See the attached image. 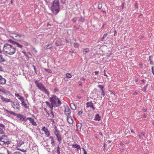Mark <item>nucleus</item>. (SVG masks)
Returning <instances> with one entry per match:
<instances>
[{"instance_id": "f257e3e1", "label": "nucleus", "mask_w": 154, "mask_h": 154, "mask_svg": "<svg viewBox=\"0 0 154 154\" xmlns=\"http://www.w3.org/2000/svg\"><path fill=\"white\" fill-rule=\"evenodd\" d=\"M3 51L5 53L10 55L14 54L16 52V48L13 45L6 43L4 45Z\"/></svg>"}, {"instance_id": "f03ea898", "label": "nucleus", "mask_w": 154, "mask_h": 154, "mask_svg": "<svg viewBox=\"0 0 154 154\" xmlns=\"http://www.w3.org/2000/svg\"><path fill=\"white\" fill-rule=\"evenodd\" d=\"M50 101L54 107L59 106L62 103L59 98L55 95H52L49 98Z\"/></svg>"}, {"instance_id": "7ed1b4c3", "label": "nucleus", "mask_w": 154, "mask_h": 154, "mask_svg": "<svg viewBox=\"0 0 154 154\" xmlns=\"http://www.w3.org/2000/svg\"><path fill=\"white\" fill-rule=\"evenodd\" d=\"M52 12L55 14H57L60 10V4L58 0H54L51 7Z\"/></svg>"}, {"instance_id": "20e7f679", "label": "nucleus", "mask_w": 154, "mask_h": 154, "mask_svg": "<svg viewBox=\"0 0 154 154\" xmlns=\"http://www.w3.org/2000/svg\"><path fill=\"white\" fill-rule=\"evenodd\" d=\"M35 83L36 84V86L39 90L48 95H49V94L48 91L42 83H38L37 80L35 81Z\"/></svg>"}, {"instance_id": "39448f33", "label": "nucleus", "mask_w": 154, "mask_h": 154, "mask_svg": "<svg viewBox=\"0 0 154 154\" xmlns=\"http://www.w3.org/2000/svg\"><path fill=\"white\" fill-rule=\"evenodd\" d=\"M12 107L16 111L18 112L20 110V106L18 102L15 101L13 102Z\"/></svg>"}, {"instance_id": "423d86ee", "label": "nucleus", "mask_w": 154, "mask_h": 154, "mask_svg": "<svg viewBox=\"0 0 154 154\" xmlns=\"http://www.w3.org/2000/svg\"><path fill=\"white\" fill-rule=\"evenodd\" d=\"M0 140L3 142L5 144L8 145L11 142L7 139V137L5 135H2L0 138Z\"/></svg>"}, {"instance_id": "0eeeda50", "label": "nucleus", "mask_w": 154, "mask_h": 154, "mask_svg": "<svg viewBox=\"0 0 154 154\" xmlns=\"http://www.w3.org/2000/svg\"><path fill=\"white\" fill-rule=\"evenodd\" d=\"M16 116L17 119L19 120L21 122H26V121L27 117L24 115L17 114Z\"/></svg>"}, {"instance_id": "6e6552de", "label": "nucleus", "mask_w": 154, "mask_h": 154, "mask_svg": "<svg viewBox=\"0 0 154 154\" xmlns=\"http://www.w3.org/2000/svg\"><path fill=\"white\" fill-rule=\"evenodd\" d=\"M11 35H12V36L11 35L10 36L11 37L13 38H14V39L18 41L19 40L20 38L23 36L21 34H17L16 33H13Z\"/></svg>"}, {"instance_id": "1a4fd4ad", "label": "nucleus", "mask_w": 154, "mask_h": 154, "mask_svg": "<svg viewBox=\"0 0 154 154\" xmlns=\"http://www.w3.org/2000/svg\"><path fill=\"white\" fill-rule=\"evenodd\" d=\"M64 113L67 116H69L71 112L68 106H66L65 107Z\"/></svg>"}, {"instance_id": "9d476101", "label": "nucleus", "mask_w": 154, "mask_h": 154, "mask_svg": "<svg viewBox=\"0 0 154 154\" xmlns=\"http://www.w3.org/2000/svg\"><path fill=\"white\" fill-rule=\"evenodd\" d=\"M4 112L5 113H7L8 115H13L14 116H16L17 114L15 113L14 112L12 111H9L7 109H3Z\"/></svg>"}, {"instance_id": "9b49d317", "label": "nucleus", "mask_w": 154, "mask_h": 154, "mask_svg": "<svg viewBox=\"0 0 154 154\" xmlns=\"http://www.w3.org/2000/svg\"><path fill=\"white\" fill-rule=\"evenodd\" d=\"M0 98L2 102H3L8 103L12 102L11 99L5 98L2 95L0 96Z\"/></svg>"}, {"instance_id": "f8f14e48", "label": "nucleus", "mask_w": 154, "mask_h": 154, "mask_svg": "<svg viewBox=\"0 0 154 154\" xmlns=\"http://www.w3.org/2000/svg\"><path fill=\"white\" fill-rule=\"evenodd\" d=\"M86 107H90L92 108L94 110L95 109V108L94 106L93 103L91 102H88L86 103Z\"/></svg>"}, {"instance_id": "ddd939ff", "label": "nucleus", "mask_w": 154, "mask_h": 154, "mask_svg": "<svg viewBox=\"0 0 154 154\" xmlns=\"http://www.w3.org/2000/svg\"><path fill=\"white\" fill-rule=\"evenodd\" d=\"M29 120V122L31 123L32 125L34 126H36L37 124L36 122L34 121L33 119L30 117H27L26 121Z\"/></svg>"}, {"instance_id": "4468645a", "label": "nucleus", "mask_w": 154, "mask_h": 154, "mask_svg": "<svg viewBox=\"0 0 154 154\" xmlns=\"http://www.w3.org/2000/svg\"><path fill=\"white\" fill-rule=\"evenodd\" d=\"M5 126L2 123H0V134H4V130L5 129Z\"/></svg>"}, {"instance_id": "2eb2a0df", "label": "nucleus", "mask_w": 154, "mask_h": 154, "mask_svg": "<svg viewBox=\"0 0 154 154\" xmlns=\"http://www.w3.org/2000/svg\"><path fill=\"white\" fill-rule=\"evenodd\" d=\"M20 98V101L21 102L22 106H24L26 108H28V106H27L26 102L24 101V98L23 99L21 97Z\"/></svg>"}, {"instance_id": "dca6fc26", "label": "nucleus", "mask_w": 154, "mask_h": 154, "mask_svg": "<svg viewBox=\"0 0 154 154\" xmlns=\"http://www.w3.org/2000/svg\"><path fill=\"white\" fill-rule=\"evenodd\" d=\"M67 120L68 123L70 124H72L73 122L72 118L69 116H67Z\"/></svg>"}, {"instance_id": "f3484780", "label": "nucleus", "mask_w": 154, "mask_h": 154, "mask_svg": "<svg viewBox=\"0 0 154 154\" xmlns=\"http://www.w3.org/2000/svg\"><path fill=\"white\" fill-rule=\"evenodd\" d=\"M6 79L0 75V84L3 85L6 83Z\"/></svg>"}, {"instance_id": "a211bd4d", "label": "nucleus", "mask_w": 154, "mask_h": 154, "mask_svg": "<svg viewBox=\"0 0 154 154\" xmlns=\"http://www.w3.org/2000/svg\"><path fill=\"white\" fill-rule=\"evenodd\" d=\"M72 148H76L77 150L80 149L81 147L79 145L75 144H73L72 145Z\"/></svg>"}, {"instance_id": "6ab92c4d", "label": "nucleus", "mask_w": 154, "mask_h": 154, "mask_svg": "<svg viewBox=\"0 0 154 154\" xmlns=\"http://www.w3.org/2000/svg\"><path fill=\"white\" fill-rule=\"evenodd\" d=\"M17 146L18 147L20 146L24 143V142L20 139L18 140L17 141Z\"/></svg>"}, {"instance_id": "aec40b11", "label": "nucleus", "mask_w": 154, "mask_h": 154, "mask_svg": "<svg viewBox=\"0 0 154 154\" xmlns=\"http://www.w3.org/2000/svg\"><path fill=\"white\" fill-rule=\"evenodd\" d=\"M62 44V41L60 40H57L55 42V45L56 46H60Z\"/></svg>"}, {"instance_id": "412c9836", "label": "nucleus", "mask_w": 154, "mask_h": 154, "mask_svg": "<svg viewBox=\"0 0 154 154\" xmlns=\"http://www.w3.org/2000/svg\"><path fill=\"white\" fill-rule=\"evenodd\" d=\"M46 105L48 106L49 107H50V108H51V109H53V106L52 104H51V103H50L48 101H46L45 102Z\"/></svg>"}, {"instance_id": "4be33fe9", "label": "nucleus", "mask_w": 154, "mask_h": 154, "mask_svg": "<svg viewBox=\"0 0 154 154\" xmlns=\"http://www.w3.org/2000/svg\"><path fill=\"white\" fill-rule=\"evenodd\" d=\"M90 51L89 49L88 48H86L85 49H84L82 50L83 54H85L89 52Z\"/></svg>"}, {"instance_id": "5701e85b", "label": "nucleus", "mask_w": 154, "mask_h": 154, "mask_svg": "<svg viewBox=\"0 0 154 154\" xmlns=\"http://www.w3.org/2000/svg\"><path fill=\"white\" fill-rule=\"evenodd\" d=\"M100 116L99 114H97L95 115L94 120L95 121H99L100 120Z\"/></svg>"}, {"instance_id": "b1692460", "label": "nucleus", "mask_w": 154, "mask_h": 154, "mask_svg": "<svg viewBox=\"0 0 154 154\" xmlns=\"http://www.w3.org/2000/svg\"><path fill=\"white\" fill-rule=\"evenodd\" d=\"M57 140L59 141V143H61L62 139L60 135V134L56 136Z\"/></svg>"}, {"instance_id": "393cba45", "label": "nucleus", "mask_w": 154, "mask_h": 154, "mask_svg": "<svg viewBox=\"0 0 154 154\" xmlns=\"http://www.w3.org/2000/svg\"><path fill=\"white\" fill-rule=\"evenodd\" d=\"M5 61V59L3 57L1 54H0V63L3 62Z\"/></svg>"}, {"instance_id": "a878e982", "label": "nucleus", "mask_w": 154, "mask_h": 154, "mask_svg": "<svg viewBox=\"0 0 154 154\" xmlns=\"http://www.w3.org/2000/svg\"><path fill=\"white\" fill-rule=\"evenodd\" d=\"M82 126V124L81 123H77L76 124L77 128L78 130H79V129L80 130Z\"/></svg>"}, {"instance_id": "bb28decb", "label": "nucleus", "mask_w": 154, "mask_h": 154, "mask_svg": "<svg viewBox=\"0 0 154 154\" xmlns=\"http://www.w3.org/2000/svg\"><path fill=\"white\" fill-rule=\"evenodd\" d=\"M148 87V84H146L145 85L143 88L142 89V90L145 92H146V88Z\"/></svg>"}, {"instance_id": "cd10ccee", "label": "nucleus", "mask_w": 154, "mask_h": 154, "mask_svg": "<svg viewBox=\"0 0 154 154\" xmlns=\"http://www.w3.org/2000/svg\"><path fill=\"white\" fill-rule=\"evenodd\" d=\"M107 33L104 34V35H103V37L101 40L102 42L104 41H105L104 39L106 38V37L107 36Z\"/></svg>"}, {"instance_id": "c85d7f7f", "label": "nucleus", "mask_w": 154, "mask_h": 154, "mask_svg": "<svg viewBox=\"0 0 154 154\" xmlns=\"http://www.w3.org/2000/svg\"><path fill=\"white\" fill-rule=\"evenodd\" d=\"M60 148L59 146L58 145L56 149V152L57 154H60Z\"/></svg>"}, {"instance_id": "c756f323", "label": "nucleus", "mask_w": 154, "mask_h": 154, "mask_svg": "<svg viewBox=\"0 0 154 154\" xmlns=\"http://www.w3.org/2000/svg\"><path fill=\"white\" fill-rule=\"evenodd\" d=\"M15 96L16 97H17L20 100V98L22 97V98H23V97H22V96H20V95L19 94H16V93H15Z\"/></svg>"}, {"instance_id": "7c9ffc66", "label": "nucleus", "mask_w": 154, "mask_h": 154, "mask_svg": "<svg viewBox=\"0 0 154 154\" xmlns=\"http://www.w3.org/2000/svg\"><path fill=\"white\" fill-rule=\"evenodd\" d=\"M73 45L75 48H78L79 46V44L77 43H74Z\"/></svg>"}, {"instance_id": "2f4dec72", "label": "nucleus", "mask_w": 154, "mask_h": 154, "mask_svg": "<svg viewBox=\"0 0 154 154\" xmlns=\"http://www.w3.org/2000/svg\"><path fill=\"white\" fill-rule=\"evenodd\" d=\"M15 45H16L19 48H21L23 47V46L20 44L16 42Z\"/></svg>"}, {"instance_id": "473e14b6", "label": "nucleus", "mask_w": 154, "mask_h": 154, "mask_svg": "<svg viewBox=\"0 0 154 154\" xmlns=\"http://www.w3.org/2000/svg\"><path fill=\"white\" fill-rule=\"evenodd\" d=\"M70 107L71 109L73 110H75L76 109V108L74 104L70 105Z\"/></svg>"}, {"instance_id": "72a5a7b5", "label": "nucleus", "mask_w": 154, "mask_h": 154, "mask_svg": "<svg viewBox=\"0 0 154 154\" xmlns=\"http://www.w3.org/2000/svg\"><path fill=\"white\" fill-rule=\"evenodd\" d=\"M45 134L47 137H49L50 136V133L48 130L46 131V132H45Z\"/></svg>"}, {"instance_id": "f704fd0d", "label": "nucleus", "mask_w": 154, "mask_h": 154, "mask_svg": "<svg viewBox=\"0 0 154 154\" xmlns=\"http://www.w3.org/2000/svg\"><path fill=\"white\" fill-rule=\"evenodd\" d=\"M66 76L67 78H70L72 77V75L69 73H66Z\"/></svg>"}, {"instance_id": "c9c22d12", "label": "nucleus", "mask_w": 154, "mask_h": 154, "mask_svg": "<svg viewBox=\"0 0 154 154\" xmlns=\"http://www.w3.org/2000/svg\"><path fill=\"white\" fill-rule=\"evenodd\" d=\"M50 44H48V45H47L45 46V49H48L51 48L52 47L51 46L50 47Z\"/></svg>"}, {"instance_id": "e433bc0d", "label": "nucleus", "mask_w": 154, "mask_h": 154, "mask_svg": "<svg viewBox=\"0 0 154 154\" xmlns=\"http://www.w3.org/2000/svg\"><path fill=\"white\" fill-rule=\"evenodd\" d=\"M8 42L11 43L13 45H15L16 42L12 40L11 39H9L8 40Z\"/></svg>"}, {"instance_id": "4c0bfd02", "label": "nucleus", "mask_w": 154, "mask_h": 154, "mask_svg": "<svg viewBox=\"0 0 154 154\" xmlns=\"http://www.w3.org/2000/svg\"><path fill=\"white\" fill-rule=\"evenodd\" d=\"M54 133L55 136L59 134L58 133V130L55 128L54 131Z\"/></svg>"}, {"instance_id": "58836bf2", "label": "nucleus", "mask_w": 154, "mask_h": 154, "mask_svg": "<svg viewBox=\"0 0 154 154\" xmlns=\"http://www.w3.org/2000/svg\"><path fill=\"white\" fill-rule=\"evenodd\" d=\"M42 131L45 132H46V131L48 130V129L46 128L45 126H43L42 129Z\"/></svg>"}, {"instance_id": "ea45409f", "label": "nucleus", "mask_w": 154, "mask_h": 154, "mask_svg": "<svg viewBox=\"0 0 154 154\" xmlns=\"http://www.w3.org/2000/svg\"><path fill=\"white\" fill-rule=\"evenodd\" d=\"M51 116H50V117H52V118H54V114L53 112V109H51Z\"/></svg>"}, {"instance_id": "a19ab883", "label": "nucleus", "mask_w": 154, "mask_h": 154, "mask_svg": "<svg viewBox=\"0 0 154 154\" xmlns=\"http://www.w3.org/2000/svg\"><path fill=\"white\" fill-rule=\"evenodd\" d=\"M98 87L100 88L101 91L103 90L104 87L101 85H98Z\"/></svg>"}, {"instance_id": "79ce46f5", "label": "nucleus", "mask_w": 154, "mask_h": 154, "mask_svg": "<svg viewBox=\"0 0 154 154\" xmlns=\"http://www.w3.org/2000/svg\"><path fill=\"white\" fill-rule=\"evenodd\" d=\"M51 146L52 147L54 146H55L54 142V139L52 140H51Z\"/></svg>"}, {"instance_id": "37998d69", "label": "nucleus", "mask_w": 154, "mask_h": 154, "mask_svg": "<svg viewBox=\"0 0 154 154\" xmlns=\"http://www.w3.org/2000/svg\"><path fill=\"white\" fill-rule=\"evenodd\" d=\"M44 69L45 71H46L49 73H51V71L50 69L44 68Z\"/></svg>"}, {"instance_id": "c03bdc74", "label": "nucleus", "mask_w": 154, "mask_h": 154, "mask_svg": "<svg viewBox=\"0 0 154 154\" xmlns=\"http://www.w3.org/2000/svg\"><path fill=\"white\" fill-rule=\"evenodd\" d=\"M23 44L26 46H27L29 45V44L26 41H23Z\"/></svg>"}, {"instance_id": "a18cd8bd", "label": "nucleus", "mask_w": 154, "mask_h": 154, "mask_svg": "<svg viewBox=\"0 0 154 154\" xmlns=\"http://www.w3.org/2000/svg\"><path fill=\"white\" fill-rule=\"evenodd\" d=\"M84 20V19L82 17H81L79 20V21H80L82 22H83Z\"/></svg>"}, {"instance_id": "49530a36", "label": "nucleus", "mask_w": 154, "mask_h": 154, "mask_svg": "<svg viewBox=\"0 0 154 154\" xmlns=\"http://www.w3.org/2000/svg\"><path fill=\"white\" fill-rule=\"evenodd\" d=\"M13 154H22V153L19 151H16L14 152Z\"/></svg>"}, {"instance_id": "de8ad7c7", "label": "nucleus", "mask_w": 154, "mask_h": 154, "mask_svg": "<svg viewBox=\"0 0 154 154\" xmlns=\"http://www.w3.org/2000/svg\"><path fill=\"white\" fill-rule=\"evenodd\" d=\"M32 66L33 67V69H34V71H35V73L36 74H37V71H36V69L35 68V66H34V65H33Z\"/></svg>"}, {"instance_id": "09e8293b", "label": "nucleus", "mask_w": 154, "mask_h": 154, "mask_svg": "<svg viewBox=\"0 0 154 154\" xmlns=\"http://www.w3.org/2000/svg\"><path fill=\"white\" fill-rule=\"evenodd\" d=\"M77 20V18L76 17H74L72 19V21L73 22H75Z\"/></svg>"}, {"instance_id": "8fccbe9b", "label": "nucleus", "mask_w": 154, "mask_h": 154, "mask_svg": "<svg viewBox=\"0 0 154 154\" xmlns=\"http://www.w3.org/2000/svg\"><path fill=\"white\" fill-rule=\"evenodd\" d=\"M152 72V74L154 75V67L152 66L151 67Z\"/></svg>"}, {"instance_id": "3c124183", "label": "nucleus", "mask_w": 154, "mask_h": 154, "mask_svg": "<svg viewBox=\"0 0 154 154\" xmlns=\"http://www.w3.org/2000/svg\"><path fill=\"white\" fill-rule=\"evenodd\" d=\"M102 91V92L101 94V95L103 97L105 95V93L104 91L103 90Z\"/></svg>"}, {"instance_id": "603ef678", "label": "nucleus", "mask_w": 154, "mask_h": 154, "mask_svg": "<svg viewBox=\"0 0 154 154\" xmlns=\"http://www.w3.org/2000/svg\"><path fill=\"white\" fill-rule=\"evenodd\" d=\"M82 149L84 151V154H87V152L85 151V150L84 148H82Z\"/></svg>"}, {"instance_id": "864d4df0", "label": "nucleus", "mask_w": 154, "mask_h": 154, "mask_svg": "<svg viewBox=\"0 0 154 154\" xmlns=\"http://www.w3.org/2000/svg\"><path fill=\"white\" fill-rule=\"evenodd\" d=\"M135 7L136 8H138V5L137 3H136L135 4Z\"/></svg>"}, {"instance_id": "5fc2aeb1", "label": "nucleus", "mask_w": 154, "mask_h": 154, "mask_svg": "<svg viewBox=\"0 0 154 154\" xmlns=\"http://www.w3.org/2000/svg\"><path fill=\"white\" fill-rule=\"evenodd\" d=\"M83 113V112L82 111H79L78 112V115H80L82 114Z\"/></svg>"}, {"instance_id": "6e6d98bb", "label": "nucleus", "mask_w": 154, "mask_h": 154, "mask_svg": "<svg viewBox=\"0 0 154 154\" xmlns=\"http://www.w3.org/2000/svg\"><path fill=\"white\" fill-rule=\"evenodd\" d=\"M61 2L63 4H64L65 3L66 0H61Z\"/></svg>"}, {"instance_id": "4d7b16f0", "label": "nucleus", "mask_w": 154, "mask_h": 154, "mask_svg": "<svg viewBox=\"0 0 154 154\" xmlns=\"http://www.w3.org/2000/svg\"><path fill=\"white\" fill-rule=\"evenodd\" d=\"M1 92L5 93L6 92V91L4 89H2V90Z\"/></svg>"}, {"instance_id": "13d9d810", "label": "nucleus", "mask_w": 154, "mask_h": 154, "mask_svg": "<svg viewBox=\"0 0 154 154\" xmlns=\"http://www.w3.org/2000/svg\"><path fill=\"white\" fill-rule=\"evenodd\" d=\"M20 151L23 152L26 151V149L25 150L23 149H21V150H20Z\"/></svg>"}, {"instance_id": "bf43d9fd", "label": "nucleus", "mask_w": 154, "mask_h": 154, "mask_svg": "<svg viewBox=\"0 0 154 154\" xmlns=\"http://www.w3.org/2000/svg\"><path fill=\"white\" fill-rule=\"evenodd\" d=\"M94 73L95 75H97L99 73V72L98 71H95L94 72Z\"/></svg>"}, {"instance_id": "052dcab7", "label": "nucleus", "mask_w": 154, "mask_h": 154, "mask_svg": "<svg viewBox=\"0 0 154 154\" xmlns=\"http://www.w3.org/2000/svg\"><path fill=\"white\" fill-rule=\"evenodd\" d=\"M137 94H138V93L137 92H134L133 93V94L134 95H137Z\"/></svg>"}, {"instance_id": "680f3d73", "label": "nucleus", "mask_w": 154, "mask_h": 154, "mask_svg": "<svg viewBox=\"0 0 154 154\" xmlns=\"http://www.w3.org/2000/svg\"><path fill=\"white\" fill-rule=\"evenodd\" d=\"M103 72H104V75H105V76H106V77L107 76V75H106V71H105V70H104V71H103Z\"/></svg>"}, {"instance_id": "e2e57ef3", "label": "nucleus", "mask_w": 154, "mask_h": 154, "mask_svg": "<svg viewBox=\"0 0 154 154\" xmlns=\"http://www.w3.org/2000/svg\"><path fill=\"white\" fill-rule=\"evenodd\" d=\"M142 118H146V116L145 115V114H144L142 117Z\"/></svg>"}, {"instance_id": "0e129e2a", "label": "nucleus", "mask_w": 154, "mask_h": 154, "mask_svg": "<svg viewBox=\"0 0 154 154\" xmlns=\"http://www.w3.org/2000/svg\"><path fill=\"white\" fill-rule=\"evenodd\" d=\"M69 52L71 53H73L74 52V51L72 49L70 50Z\"/></svg>"}, {"instance_id": "69168bd1", "label": "nucleus", "mask_w": 154, "mask_h": 154, "mask_svg": "<svg viewBox=\"0 0 154 154\" xmlns=\"http://www.w3.org/2000/svg\"><path fill=\"white\" fill-rule=\"evenodd\" d=\"M74 29H78V28L76 26H75L74 27Z\"/></svg>"}, {"instance_id": "338daca9", "label": "nucleus", "mask_w": 154, "mask_h": 154, "mask_svg": "<svg viewBox=\"0 0 154 154\" xmlns=\"http://www.w3.org/2000/svg\"><path fill=\"white\" fill-rule=\"evenodd\" d=\"M120 145L121 146H123V145H124V144L122 142H121L120 143Z\"/></svg>"}, {"instance_id": "774afa93", "label": "nucleus", "mask_w": 154, "mask_h": 154, "mask_svg": "<svg viewBox=\"0 0 154 154\" xmlns=\"http://www.w3.org/2000/svg\"><path fill=\"white\" fill-rule=\"evenodd\" d=\"M141 134L143 136H144V135L145 134V133L143 132H142L141 133Z\"/></svg>"}]
</instances>
